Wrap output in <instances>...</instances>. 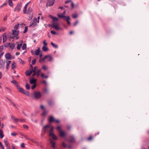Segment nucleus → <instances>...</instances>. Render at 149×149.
<instances>
[{"label": "nucleus", "mask_w": 149, "mask_h": 149, "mask_svg": "<svg viewBox=\"0 0 149 149\" xmlns=\"http://www.w3.org/2000/svg\"><path fill=\"white\" fill-rule=\"evenodd\" d=\"M36 59H34L32 61V63H31L32 64V65H34L36 62Z\"/></svg>", "instance_id": "49"}, {"label": "nucleus", "mask_w": 149, "mask_h": 149, "mask_svg": "<svg viewBox=\"0 0 149 149\" xmlns=\"http://www.w3.org/2000/svg\"><path fill=\"white\" fill-rule=\"evenodd\" d=\"M69 142L71 143H73L75 142V138L73 135H71L70 136L68 139H67Z\"/></svg>", "instance_id": "3"}, {"label": "nucleus", "mask_w": 149, "mask_h": 149, "mask_svg": "<svg viewBox=\"0 0 149 149\" xmlns=\"http://www.w3.org/2000/svg\"><path fill=\"white\" fill-rule=\"evenodd\" d=\"M72 17L73 18H76L77 17V14H74L72 15Z\"/></svg>", "instance_id": "53"}, {"label": "nucleus", "mask_w": 149, "mask_h": 149, "mask_svg": "<svg viewBox=\"0 0 149 149\" xmlns=\"http://www.w3.org/2000/svg\"><path fill=\"white\" fill-rule=\"evenodd\" d=\"M57 129L58 131L59 132H60L61 131H62V130H61V127L60 126H58L57 127Z\"/></svg>", "instance_id": "47"}, {"label": "nucleus", "mask_w": 149, "mask_h": 149, "mask_svg": "<svg viewBox=\"0 0 149 149\" xmlns=\"http://www.w3.org/2000/svg\"><path fill=\"white\" fill-rule=\"evenodd\" d=\"M51 45H52V46L54 47L55 48H58V45H56L53 42H52L51 43Z\"/></svg>", "instance_id": "30"}, {"label": "nucleus", "mask_w": 149, "mask_h": 149, "mask_svg": "<svg viewBox=\"0 0 149 149\" xmlns=\"http://www.w3.org/2000/svg\"><path fill=\"white\" fill-rule=\"evenodd\" d=\"M27 11H26V7H24L23 10V12L24 14H26L27 13Z\"/></svg>", "instance_id": "48"}, {"label": "nucleus", "mask_w": 149, "mask_h": 149, "mask_svg": "<svg viewBox=\"0 0 149 149\" xmlns=\"http://www.w3.org/2000/svg\"><path fill=\"white\" fill-rule=\"evenodd\" d=\"M43 44L45 45V46H47V43L46 42V40H45L44 41Z\"/></svg>", "instance_id": "60"}, {"label": "nucleus", "mask_w": 149, "mask_h": 149, "mask_svg": "<svg viewBox=\"0 0 149 149\" xmlns=\"http://www.w3.org/2000/svg\"><path fill=\"white\" fill-rule=\"evenodd\" d=\"M11 117L12 119H13L15 122H17V120H19L18 119H17L14 118V116L12 115L11 116Z\"/></svg>", "instance_id": "37"}, {"label": "nucleus", "mask_w": 149, "mask_h": 149, "mask_svg": "<svg viewBox=\"0 0 149 149\" xmlns=\"http://www.w3.org/2000/svg\"><path fill=\"white\" fill-rule=\"evenodd\" d=\"M11 62V61H6V69L7 70H8L9 69V65H10V63Z\"/></svg>", "instance_id": "22"}, {"label": "nucleus", "mask_w": 149, "mask_h": 149, "mask_svg": "<svg viewBox=\"0 0 149 149\" xmlns=\"http://www.w3.org/2000/svg\"><path fill=\"white\" fill-rule=\"evenodd\" d=\"M40 71V70H38L37 72H36V74L37 77H38L39 76V73Z\"/></svg>", "instance_id": "45"}, {"label": "nucleus", "mask_w": 149, "mask_h": 149, "mask_svg": "<svg viewBox=\"0 0 149 149\" xmlns=\"http://www.w3.org/2000/svg\"><path fill=\"white\" fill-rule=\"evenodd\" d=\"M11 54L9 53H8L5 55V57L7 60H10L12 58H11Z\"/></svg>", "instance_id": "12"}, {"label": "nucleus", "mask_w": 149, "mask_h": 149, "mask_svg": "<svg viewBox=\"0 0 149 149\" xmlns=\"http://www.w3.org/2000/svg\"><path fill=\"white\" fill-rule=\"evenodd\" d=\"M28 27L27 26H25V29L23 32V33H25L27 32V31L28 30Z\"/></svg>", "instance_id": "46"}, {"label": "nucleus", "mask_w": 149, "mask_h": 149, "mask_svg": "<svg viewBox=\"0 0 149 149\" xmlns=\"http://www.w3.org/2000/svg\"><path fill=\"white\" fill-rule=\"evenodd\" d=\"M19 63H22L23 65L24 64V62L23 61L21 58H19Z\"/></svg>", "instance_id": "44"}, {"label": "nucleus", "mask_w": 149, "mask_h": 149, "mask_svg": "<svg viewBox=\"0 0 149 149\" xmlns=\"http://www.w3.org/2000/svg\"><path fill=\"white\" fill-rule=\"evenodd\" d=\"M48 103L49 105L51 106L54 104V102L53 101L49 100L48 101Z\"/></svg>", "instance_id": "35"}, {"label": "nucleus", "mask_w": 149, "mask_h": 149, "mask_svg": "<svg viewBox=\"0 0 149 149\" xmlns=\"http://www.w3.org/2000/svg\"><path fill=\"white\" fill-rule=\"evenodd\" d=\"M42 68L45 70H47V67L46 66H45V65L43 66H42Z\"/></svg>", "instance_id": "59"}, {"label": "nucleus", "mask_w": 149, "mask_h": 149, "mask_svg": "<svg viewBox=\"0 0 149 149\" xmlns=\"http://www.w3.org/2000/svg\"><path fill=\"white\" fill-rule=\"evenodd\" d=\"M25 73L27 76H29L31 74H29V70H26L25 72Z\"/></svg>", "instance_id": "42"}, {"label": "nucleus", "mask_w": 149, "mask_h": 149, "mask_svg": "<svg viewBox=\"0 0 149 149\" xmlns=\"http://www.w3.org/2000/svg\"><path fill=\"white\" fill-rule=\"evenodd\" d=\"M48 56H45L42 59H40L39 60V62L40 63H42V61H44L45 59L47 58H48Z\"/></svg>", "instance_id": "24"}, {"label": "nucleus", "mask_w": 149, "mask_h": 149, "mask_svg": "<svg viewBox=\"0 0 149 149\" xmlns=\"http://www.w3.org/2000/svg\"><path fill=\"white\" fill-rule=\"evenodd\" d=\"M54 129V127H52L51 129L49 131V135L50 136H52V135L54 134L53 132V130Z\"/></svg>", "instance_id": "19"}, {"label": "nucleus", "mask_w": 149, "mask_h": 149, "mask_svg": "<svg viewBox=\"0 0 149 149\" xmlns=\"http://www.w3.org/2000/svg\"><path fill=\"white\" fill-rule=\"evenodd\" d=\"M8 4L10 6H13V4L12 3V0H8Z\"/></svg>", "instance_id": "29"}, {"label": "nucleus", "mask_w": 149, "mask_h": 149, "mask_svg": "<svg viewBox=\"0 0 149 149\" xmlns=\"http://www.w3.org/2000/svg\"><path fill=\"white\" fill-rule=\"evenodd\" d=\"M41 97V94L40 92L36 91L32 95V97L33 99H38Z\"/></svg>", "instance_id": "1"}, {"label": "nucleus", "mask_w": 149, "mask_h": 149, "mask_svg": "<svg viewBox=\"0 0 149 149\" xmlns=\"http://www.w3.org/2000/svg\"><path fill=\"white\" fill-rule=\"evenodd\" d=\"M51 136L52 137V139L54 140H57L58 139L57 136L54 134H53L52 136Z\"/></svg>", "instance_id": "25"}, {"label": "nucleus", "mask_w": 149, "mask_h": 149, "mask_svg": "<svg viewBox=\"0 0 149 149\" xmlns=\"http://www.w3.org/2000/svg\"><path fill=\"white\" fill-rule=\"evenodd\" d=\"M55 119L53 116H50L49 119V123H52L55 121Z\"/></svg>", "instance_id": "14"}, {"label": "nucleus", "mask_w": 149, "mask_h": 149, "mask_svg": "<svg viewBox=\"0 0 149 149\" xmlns=\"http://www.w3.org/2000/svg\"><path fill=\"white\" fill-rule=\"evenodd\" d=\"M3 36V42L4 43L6 42V41L7 39V34L6 33H3L2 35Z\"/></svg>", "instance_id": "11"}, {"label": "nucleus", "mask_w": 149, "mask_h": 149, "mask_svg": "<svg viewBox=\"0 0 149 149\" xmlns=\"http://www.w3.org/2000/svg\"><path fill=\"white\" fill-rule=\"evenodd\" d=\"M12 35V33H11L10 32L8 33V34L7 35V38H10Z\"/></svg>", "instance_id": "31"}, {"label": "nucleus", "mask_w": 149, "mask_h": 149, "mask_svg": "<svg viewBox=\"0 0 149 149\" xmlns=\"http://www.w3.org/2000/svg\"><path fill=\"white\" fill-rule=\"evenodd\" d=\"M21 7H22V5H21V3H18L17 4L16 7L15 8L14 10V11L19 12V11L20 10Z\"/></svg>", "instance_id": "5"}, {"label": "nucleus", "mask_w": 149, "mask_h": 149, "mask_svg": "<svg viewBox=\"0 0 149 149\" xmlns=\"http://www.w3.org/2000/svg\"><path fill=\"white\" fill-rule=\"evenodd\" d=\"M49 17L52 19L53 21L57 22L58 20V19L56 17H53L52 15H49Z\"/></svg>", "instance_id": "15"}, {"label": "nucleus", "mask_w": 149, "mask_h": 149, "mask_svg": "<svg viewBox=\"0 0 149 149\" xmlns=\"http://www.w3.org/2000/svg\"><path fill=\"white\" fill-rule=\"evenodd\" d=\"M50 127V125H47L44 126L43 128V131L44 133H46L47 131V129Z\"/></svg>", "instance_id": "13"}, {"label": "nucleus", "mask_w": 149, "mask_h": 149, "mask_svg": "<svg viewBox=\"0 0 149 149\" xmlns=\"http://www.w3.org/2000/svg\"><path fill=\"white\" fill-rule=\"evenodd\" d=\"M4 136L3 134V131L2 130L0 129V137L1 138H2Z\"/></svg>", "instance_id": "28"}, {"label": "nucleus", "mask_w": 149, "mask_h": 149, "mask_svg": "<svg viewBox=\"0 0 149 149\" xmlns=\"http://www.w3.org/2000/svg\"><path fill=\"white\" fill-rule=\"evenodd\" d=\"M12 35L14 36V37H17L19 34V31L18 30H12Z\"/></svg>", "instance_id": "7"}, {"label": "nucleus", "mask_w": 149, "mask_h": 149, "mask_svg": "<svg viewBox=\"0 0 149 149\" xmlns=\"http://www.w3.org/2000/svg\"><path fill=\"white\" fill-rule=\"evenodd\" d=\"M70 18L69 16H67V17L66 18H64L63 19L65 20L67 22V24L68 25H70V22L69 20L70 19Z\"/></svg>", "instance_id": "18"}, {"label": "nucleus", "mask_w": 149, "mask_h": 149, "mask_svg": "<svg viewBox=\"0 0 149 149\" xmlns=\"http://www.w3.org/2000/svg\"><path fill=\"white\" fill-rule=\"evenodd\" d=\"M37 18H34L33 20H32L31 21L30 23L29 27L33 26H36V25Z\"/></svg>", "instance_id": "4"}, {"label": "nucleus", "mask_w": 149, "mask_h": 149, "mask_svg": "<svg viewBox=\"0 0 149 149\" xmlns=\"http://www.w3.org/2000/svg\"><path fill=\"white\" fill-rule=\"evenodd\" d=\"M42 49L44 51L46 52L48 50V48L46 46H43L42 47Z\"/></svg>", "instance_id": "27"}, {"label": "nucleus", "mask_w": 149, "mask_h": 149, "mask_svg": "<svg viewBox=\"0 0 149 149\" xmlns=\"http://www.w3.org/2000/svg\"><path fill=\"white\" fill-rule=\"evenodd\" d=\"M23 93L27 96H29V92L26 91H25V90H24V92H23V93Z\"/></svg>", "instance_id": "34"}, {"label": "nucleus", "mask_w": 149, "mask_h": 149, "mask_svg": "<svg viewBox=\"0 0 149 149\" xmlns=\"http://www.w3.org/2000/svg\"><path fill=\"white\" fill-rule=\"evenodd\" d=\"M27 90H29L30 89V86L29 84L26 83L25 86Z\"/></svg>", "instance_id": "38"}, {"label": "nucleus", "mask_w": 149, "mask_h": 149, "mask_svg": "<svg viewBox=\"0 0 149 149\" xmlns=\"http://www.w3.org/2000/svg\"><path fill=\"white\" fill-rule=\"evenodd\" d=\"M19 25V24H16L14 27V28L16 29H18Z\"/></svg>", "instance_id": "41"}, {"label": "nucleus", "mask_w": 149, "mask_h": 149, "mask_svg": "<svg viewBox=\"0 0 149 149\" xmlns=\"http://www.w3.org/2000/svg\"><path fill=\"white\" fill-rule=\"evenodd\" d=\"M32 10H33L32 8L29 7L27 10L26 14H31Z\"/></svg>", "instance_id": "20"}, {"label": "nucleus", "mask_w": 149, "mask_h": 149, "mask_svg": "<svg viewBox=\"0 0 149 149\" xmlns=\"http://www.w3.org/2000/svg\"><path fill=\"white\" fill-rule=\"evenodd\" d=\"M29 74H31L33 72H34V71L33 70V69H30Z\"/></svg>", "instance_id": "57"}, {"label": "nucleus", "mask_w": 149, "mask_h": 149, "mask_svg": "<svg viewBox=\"0 0 149 149\" xmlns=\"http://www.w3.org/2000/svg\"><path fill=\"white\" fill-rule=\"evenodd\" d=\"M43 91L45 93H48V90L47 88H45L43 89Z\"/></svg>", "instance_id": "55"}, {"label": "nucleus", "mask_w": 149, "mask_h": 149, "mask_svg": "<svg viewBox=\"0 0 149 149\" xmlns=\"http://www.w3.org/2000/svg\"><path fill=\"white\" fill-rule=\"evenodd\" d=\"M10 45V43H6L4 44V46L5 47H9Z\"/></svg>", "instance_id": "39"}, {"label": "nucleus", "mask_w": 149, "mask_h": 149, "mask_svg": "<svg viewBox=\"0 0 149 149\" xmlns=\"http://www.w3.org/2000/svg\"><path fill=\"white\" fill-rule=\"evenodd\" d=\"M26 44L24 43L22 47V49L23 50H25L26 49Z\"/></svg>", "instance_id": "33"}, {"label": "nucleus", "mask_w": 149, "mask_h": 149, "mask_svg": "<svg viewBox=\"0 0 149 149\" xmlns=\"http://www.w3.org/2000/svg\"><path fill=\"white\" fill-rule=\"evenodd\" d=\"M0 147H1L2 149H5L2 143L0 141Z\"/></svg>", "instance_id": "56"}, {"label": "nucleus", "mask_w": 149, "mask_h": 149, "mask_svg": "<svg viewBox=\"0 0 149 149\" xmlns=\"http://www.w3.org/2000/svg\"><path fill=\"white\" fill-rule=\"evenodd\" d=\"M15 63L13 62V63L12 64V69H13L15 68L16 67Z\"/></svg>", "instance_id": "43"}, {"label": "nucleus", "mask_w": 149, "mask_h": 149, "mask_svg": "<svg viewBox=\"0 0 149 149\" xmlns=\"http://www.w3.org/2000/svg\"><path fill=\"white\" fill-rule=\"evenodd\" d=\"M40 48L38 47V49H36L35 52V54L36 55H38L39 54L40 52Z\"/></svg>", "instance_id": "21"}, {"label": "nucleus", "mask_w": 149, "mask_h": 149, "mask_svg": "<svg viewBox=\"0 0 149 149\" xmlns=\"http://www.w3.org/2000/svg\"><path fill=\"white\" fill-rule=\"evenodd\" d=\"M50 143L51 144V147L53 148H55V143L52 140L50 139Z\"/></svg>", "instance_id": "17"}, {"label": "nucleus", "mask_w": 149, "mask_h": 149, "mask_svg": "<svg viewBox=\"0 0 149 149\" xmlns=\"http://www.w3.org/2000/svg\"><path fill=\"white\" fill-rule=\"evenodd\" d=\"M17 134L16 133H15V132H13V133H11V135L13 136H15Z\"/></svg>", "instance_id": "63"}, {"label": "nucleus", "mask_w": 149, "mask_h": 149, "mask_svg": "<svg viewBox=\"0 0 149 149\" xmlns=\"http://www.w3.org/2000/svg\"><path fill=\"white\" fill-rule=\"evenodd\" d=\"M15 46V45L14 43L12 44L10 43V45L9 47H10V48L12 49H13L14 48Z\"/></svg>", "instance_id": "26"}, {"label": "nucleus", "mask_w": 149, "mask_h": 149, "mask_svg": "<svg viewBox=\"0 0 149 149\" xmlns=\"http://www.w3.org/2000/svg\"><path fill=\"white\" fill-rule=\"evenodd\" d=\"M59 133V136L61 137L65 138L66 136V133L64 131H61Z\"/></svg>", "instance_id": "9"}, {"label": "nucleus", "mask_w": 149, "mask_h": 149, "mask_svg": "<svg viewBox=\"0 0 149 149\" xmlns=\"http://www.w3.org/2000/svg\"><path fill=\"white\" fill-rule=\"evenodd\" d=\"M30 15H31V16L29 17V20H31L33 17V15L32 14H31Z\"/></svg>", "instance_id": "58"}, {"label": "nucleus", "mask_w": 149, "mask_h": 149, "mask_svg": "<svg viewBox=\"0 0 149 149\" xmlns=\"http://www.w3.org/2000/svg\"><path fill=\"white\" fill-rule=\"evenodd\" d=\"M23 127L24 128L28 129V126L25 125H23Z\"/></svg>", "instance_id": "61"}, {"label": "nucleus", "mask_w": 149, "mask_h": 149, "mask_svg": "<svg viewBox=\"0 0 149 149\" xmlns=\"http://www.w3.org/2000/svg\"><path fill=\"white\" fill-rule=\"evenodd\" d=\"M36 84H33V85L31 86V89L33 90L36 87Z\"/></svg>", "instance_id": "50"}, {"label": "nucleus", "mask_w": 149, "mask_h": 149, "mask_svg": "<svg viewBox=\"0 0 149 149\" xmlns=\"http://www.w3.org/2000/svg\"><path fill=\"white\" fill-rule=\"evenodd\" d=\"M4 144L6 147L8 146V142L7 140H5L4 141Z\"/></svg>", "instance_id": "51"}, {"label": "nucleus", "mask_w": 149, "mask_h": 149, "mask_svg": "<svg viewBox=\"0 0 149 149\" xmlns=\"http://www.w3.org/2000/svg\"><path fill=\"white\" fill-rule=\"evenodd\" d=\"M22 46V44H18L17 46V49L18 50H19L20 49V48Z\"/></svg>", "instance_id": "40"}, {"label": "nucleus", "mask_w": 149, "mask_h": 149, "mask_svg": "<svg viewBox=\"0 0 149 149\" xmlns=\"http://www.w3.org/2000/svg\"><path fill=\"white\" fill-rule=\"evenodd\" d=\"M17 88L19 91L20 93H23L24 91V90L22 88L20 87L19 85H17Z\"/></svg>", "instance_id": "16"}, {"label": "nucleus", "mask_w": 149, "mask_h": 149, "mask_svg": "<svg viewBox=\"0 0 149 149\" xmlns=\"http://www.w3.org/2000/svg\"><path fill=\"white\" fill-rule=\"evenodd\" d=\"M51 33L52 34L54 35H55L56 34V32L54 30H52L51 31Z\"/></svg>", "instance_id": "54"}, {"label": "nucleus", "mask_w": 149, "mask_h": 149, "mask_svg": "<svg viewBox=\"0 0 149 149\" xmlns=\"http://www.w3.org/2000/svg\"><path fill=\"white\" fill-rule=\"evenodd\" d=\"M54 1L55 0H48L47 3V6H52L54 4Z\"/></svg>", "instance_id": "6"}, {"label": "nucleus", "mask_w": 149, "mask_h": 149, "mask_svg": "<svg viewBox=\"0 0 149 149\" xmlns=\"http://www.w3.org/2000/svg\"><path fill=\"white\" fill-rule=\"evenodd\" d=\"M37 79H34V78H32L30 81V83L32 84H36Z\"/></svg>", "instance_id": "10"}, {"label": "nucleus", "mask_w": 149, "mask_h": 149, "mask_svg": "<svg viewBox=\"0 0 149 149\" xmlns=\"http://www.w3.org/2000/svg\"><path fill=\"white\" fill-rule=\"evenodd\" d=\"M49 25L52 27L54 28L56 30H59L60 29V28L58 26V23L54 22L52 24Z\"/></svg>", "instance_id": "2"}, {"label": "nucleus", "mask_w": 149, "mask_h": 149, "mask_svg": "<svg viewBox=\"0 0 149 149\" xmlns=\"http://www.w3.org/2000/svg\"><path fill=\"white\" fill-rule=\"evenodd\" d=\"M46 56H48L47 58V60L49 61H51L52 59V56H50L49 55H46Z\"/></svg>", "instance_id": "32"}, {"label": "nucleus", "mask_w": 149, "mask_h": 149, "mask_svg": "<svg viewBox=\"0 0 149 149\" xmlns=\"http://www.w3.org/2000/svg\"><path fill=\"white\" fill-rule=\"evenodd\" d=\"M62 145L64 148H66L67 146V145L64 142H63L62 143Z\"/></svg>", "instance_id": "52"}, {"label": "nucleus", "mask_w": 149, "mask_h": 149, "mask_svg": "<svg viewBox=\"0 0 149 149\" xmlns=\"http://www.w3.org/2000/svg\"><path fill=\"white\" fill-rule=\"evenodd\" d=\"M21 147L22 148H24L25 147V144L24 143H22L21 144Z\"/></svg>", "instance_id": "62"}, {"label": "nucleus", "mask_w": 149, "mask_h": 149, "mask_svg": "<svg viewBox=\"0 0 149 149\" xmlns=\"http://www.w3.org/2000/svg\"><path fill=\"white\" fill-rule=\"evenodd\" d=\"M58 16L59 18H66L67 17V16H65L63 14H59L58 15Z\"/></svg>", "instance_id": "23"}, {"label": "nucleus", "mask_w": 149, "mask_h": 149, "mask_svg": "<svg viewBox=\"0 0 149 149\" xmlns=\"http://www.w3.org/2000/svg\"><path fill=\"white\" fill-rule=\"evenodd\" d=\"M93 139V137L92 136H90L89 137H88V140L89 141H90Z\"/></svg>", "instance_id": "64"}, {"label": "nucleus", "mask_w": 149, "mask_h": 149, "mask_svg": "<svg viewBox=\"0 0 149 149\" xmlns=\"http://www.w3.org/2000/svg\"><path fill=\"white\" fill-rule=\"evenodd\" d=\"M11 82L14 84L16 86H17V85H18V83L16 80H13V81H11Z\"/></svg>", "instance_id": "36"}, {"label": "nucleus", "mask_w": 149, "mask_h": 149, "mask_svg": "<svg viewBox=\"0 0 149 149\" xmlns=\"http://www.w3.org/2000/svg\"><path fill=\"white\" fill-rule=\"evenodd\" d=\"M5 62H4L3 60H0V68L4 69V64Z\"/></svg>", "instance_id": "8"}]
</instances>
